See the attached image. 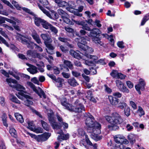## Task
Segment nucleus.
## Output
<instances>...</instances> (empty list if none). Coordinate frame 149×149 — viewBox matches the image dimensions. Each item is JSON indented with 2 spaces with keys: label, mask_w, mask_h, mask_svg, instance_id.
<instances>
[{
  "label": "nucleus",
  "mask_w": 149,
  "mask_h": 149,
  "mask_svg": "<svg viewBox=\"0 0 149 149\" xmlns=\"http://www.w3.org/2000/svg\"><path fill=\"white\" fill-rule=\"evenodd\" d=\"M87 117L85 121L86 125L88 127V131L91 133L100 134L101 133V125L97 122H94L93 117L89 113L85 115Z\"/></svg>",
  "instance_id": "nucleus-1"
},
{
  "label": "nucleus",
  "mask_w": 149,
  "mask_h": 149,
  "mask_svg": "<svg viewBox=\"0 0 149 149\" xmlns=\"http://www.w3.org/2000/svg\"><path fill=\"white\" fill-rule=\"evenodd\" d=\"M105 118L110 124L107 126L109 130H115L119 128L118 125L120 124L123 122V119L120 115L117 113L114 112L111 115V116H106Z\"/></svg>",
  "instance_id": "nucleus-2"
},
{
  "label": "nucleus",
  "mask_w": 149,
  "mask_h": 149,
  "mask_svg": "<svg viewBox=\"0 0 149 149\" xmlns=\"http://www.w3.org/2000/svg\"><path fill=\"white\" fill-rule=\"evenodd\" d=\"M26 84L27 85L32 88L33 91L38 95L40 98H42V96L43 101L44 102L47 103L49 101V98L46 97L45 92L41 88L38 87V89H36L35 85L30 81L27 82Z\"/></svg>",
  "instance_id": "nucleus-3"
},
{
  "label": "nucleus",
  "mask_w": 149,
  "mask_h": 149,
  "mask_svg": "<svg viewBox=\"0 0 149 149\" xmlns=\"http://www.w3.org/2000/svg\"><path fill=\"white\" fill-rule=\"evenodd\" d=\"M100 33V32L99 29L94 28L92 30L91 29L90 34L91 36L92 37V40L93 42L98 46H102L104 45L103 43L100 41L99 38L96 37Z\"/></svg>",
  "instance_id": "nucleus-4"
},
{
  "label": "nucleus",
  "mask_w": 149,
  "mask_h": 149,
  "mask_svg": "<svg viewBox=\"0 0 149 149\" xmlns=\"http://www.w3.org/2000/svg\"><path fill=\"white\" fill-rule=\"evenodd\" d=\"M16 95L19 98L24 100V102H23V103L25 105L28 107H29L30 105L33 104V102L31 100H29V99H32L30 96L24 94L22 92H19L18 95Z\"/></svg>",
  "instance_id": "nucleus-5"
},
{
  "label": "nucleus",
  "mask_w": 149,
  "mask_h": 149,
  "mask_svg": "<svg viewBox=\"0 0 149 149\" xmlns=\"http://www.w3.org/2000/svg\"><path fill=\"white\" fill-rule=\"evenodd\" d=\"M90 40L87 36L85 37H81L79 38H76L75 39V41L77 43V46L81 49L84 46L86 47H87L86 44H87V41H89Z\"/></svg>",
  "instance_id": "nucleus-6"
},
{
  "label": "nucleus",
  "mask_w": 149,
  "mask_h": 149,
  "mask_svg": "<svg viewBox=\"0 0 149 149\" xmlns=\"http://www.w3.org/2000/svg\"><path fill=\"white\" fill-rule=\"evenodd\" d=\"M17 38L19 41L23 44L26 45L27 47L30 49H33L34 46L36 45V43L30 40H27L25 37L20 35L17 36Z\"/></svg>",
  "instance_id": "nucleus-7"
},
{
  "label": "nucleus",
  "mask_w": 149,
  "mask_h": 149,
  "mask_svg": "<svg viewBox=\"0 0 149 149\" xmlns=\"http://www.w3.org/2000/svg\"><path fill=\"white\" fill-rule=\"evenodd\" d=\"M30 135L32 138L35 139L38 142H41L47 140L50 136L51 134L49 133H46L36 136L35 134H30Z\"/></svg>",
  "instance_id": "nucleus-8"
},
{
  "label": "nucleus",
  "mask_w": 149,
  "mask_h": 149,
  "mask_svg": "<svg viewBox=\"0 0 149 149\" xmlns=\"http://www.w3.org/2000/svg\"><path fill=\"white\" fill-rule=\"evenodd\" d=\"M47 115L48 120L53 128L54 129L56 130L61 128V126L59 125L56 122L55 120L53 117V113H48Z\"/></svg>",
  "instance_id": "nucleus-9"
},
{
  "label": "nucleus",
  "mask_w": 149,
  "mask_h": 149,
  "mask_svg": "<svg viewBox=\"0 0 149 149\" xmlns=\"http://www.w3.org/2000/svg\"><path fill=\"white\" fill-rule=\"evenodd\" d=\"M116 86L119 90L123 93H128L129 92L127 88L124 86L123 83L120 80H116Z\"/></svg>",
  "instance_id": "nucleus-10"
},
{
  "label": "nucleus",
  "mask_w": 149,
  "mask_h": 149,
  "mask_svg": "<svg viewBox=\"0 0 149 149\" xmlns=\"http://www.w3.org/2000/svg\"><path fill=\"white\" fill-rule=\"evenodd\" d=\"M79 104V106L76 107L72 106L71 105L69 111L74 112L75 113L81 112L83 110L85 111V108L83 105L82 104Z\"/></svg>",
  "instance_id": "nucleus-11"
},
{
  "label": "nucleus",
  "mask_w": 149,
  "mask_h": 149,
  "mask_svg": "<svg viewBox=\"0 0 149 149\" xmlns=\"http://www.w3.org/2000/svg\"><path fill=\"white\" fill-rule=\"evenodd\" d=\"M26 54L27 56L29 57L38 58L40 59H42V56H41V55L40 54L37 53L35 50H28Z\"/></svg>",
  "instance_id": "nucleus-12"
},
{
  "label": "nucleus",
  "mask_w": 149,
  "mask_h": 149,
  "mask_svg": "<svg viewBox=\"0 0 149 149\" xmlns=\"http://www.w3.org/2000/svg\"><path fill=\"white\" fill-rule=\"evenodd\" d=\"M145 85V83L144 80L141 79L139 80V83L135 86L136 89L139 94H141L140 90H143Z\"/></svg>",
  "instance_id": "nucleus-13"
},
{
  "label": "nucleus",
  "mask_w": 149,
  "mask_h": 149,
  "mask_svg": "<svg viewBox=\"0 0 149 149\" xmlns=\"http://www.w3.org/2000/svg\"><path fill=\"white\" fill-rule=\"evenodd\" d=\"M50 43H47V42H44V44L48 49H46V52L49 54H53V51L55 47Z\"/></svg>",
  "instance_id": "nucleus-14"
},
{
  "label": "nucleus",
  "mask_w": 149,
  "mask_h": 149,
  "mask_svg": "<svg viewBox=\"0 0 149 149\" xmlns=\"http://www.w3.org/2000/svg\"><path fill=\"white\" fill-rule=\"evenodd\" d=\"M70 53L72 56L74 58L78 59L82 58L81 56V53L79 51H75L73 49H71L70 51Z\"/></svg>",
  "instance_id": "nucleus-15"
},
{
  "label": "nucleus",
  "mask_w": 149,
  "mask_h": 149,
  "mask_svg": "<svg viewBox=\"0 0 149 149\" xmlns=\"http://www.w3.org/2000/svg\"><path fill=\"white\" fill-rule=\"evenodd\" d=\"M26 65L30 67L27 69V70L31 73L34 74L38 72L36 67L28 63H26Z\"/></svg>",
  "instance_id": "nucleus-16"
},
{
  "label": "nucleus",
  "mask_w": 149,
  "mask_h": 149,
  "mask_svg": "<svg viewBox=\"0 0 149 149\" xmlns=\"http://www.w3.org/2000/svg\"><path fill=\"white\" fill-rule=\"evenodd\" d=\"M109 99L110 103L113 106L117 105L119 102V100L117 98L114 97L112 96H109Z\"/></svg>",
  "instance_id": "nucleus-17"
},
{
  "label": "nucleus",
  "mask_w": 149,
  "mask_h": 149,
  "mask_svg": "<svg viewBox=\"0 0 149 149\" xmlns=\"http://www.w3.org/2000/svg\"><path fill=\"white\" fill-rule=\"evenodd\" d=\"M40 37L44 40V42H47V43H51L52 42V40L48 34L42 33L40 35Z\"/></svg>",
  "instance_id": "nucleus-18"
},
{
  "label": "nucleus",
  "mask_w": 149,
  "mask_h": 149,
  "mask_svg": "<svg viewBox=\"0 0 149 149\" xmlns=\"http://www.w3.org/2000/svg\"><path fill=\"white\" fill-rule=\"evenodd\" d=\"M55 3L57 4V6L60 7H64L68 5V3L67 2L63 0H54Z\"/></svg>",
  "instance_id": "nucleus-19"
},
{
  "label": "nucleus",
  "mask_w": 149,
  "mask_h": 149,
  "mask_svg": "<svg viewBox=\"0 0 149 149\" xmlns=\"http://www.w3.org/2000/svg\"><path fill=\"white\" fill-rule=\"evenodd\" d=\"M37 5L39 8L44 14L50 19H53L49 11L45 9L40 3H38Z\"/></svg>",
  "instance_id": "nucleus-20"
},
{
  "label": "nucleus",
  "mask_w": 149,
  "mask_h": 149,
  "mask_svg": "<svg viewBox=\"0 0 149 149\" xmlns=\"http://www.w3.org/2000/svg\"><path fill=\"white\" fill-rule=\"evenodd\" d=\"M61 102L62 105L65 107V109L69 111L71 105L67 103V99L66 98L61 99Z\"/></svg>",
  "instance_id": "nucleus-21"
},
{
  "label": "nucleus",
  "mask_w": 149,
  "mask_h": 149,
  "mask_svg": "<svg viewBox=\"0 0 149 149\" xmlns=\"http://www.w3.org/2000/svg\"><path fill=\"white\" fill-rule=\"evenodd\" d=\"M125 137L122 135H117L114 137V140L116 142L118 143H121L123 139H124Z\"/></svg>",
  "instance_id": "nucleus-22"
},
{
  "label": "nucleus",
  "mask_w": 149,
  "mask_h": 149,
  "mask_svg": "<svg viewBox=\"0 0 149 149\" xmlns=\"http://www.w3.org/2000/svg\"><path fill=\"white\" fill-rule=\"evenodd\" d=\"M68 82L70 86L73 87L79 85L78 83L74 78L68 79Z\"/></svg>",
  "instance_id": "nucleus-23"
},
{
  "label": "nucleus",
  "mask_w": 149,
  "mask_h": 149,
  "mask_svg": "<svg viewBox=\"0 0 149 149\" xmlns=\"http://www.w3.org/2000/svg\"><path fill=\"white\" fill-rule=\"evenodd\" d=\"M6 81L8 83L9 86L12 88L14 87V84L17 83V81L11 78H7L6 79Z\"/></svg>",
  "instance_id": "nucleus-24"
},
{
  "label": "nucleus",
  "mask_w": 149,
  "mask_h": 149,
  "mask_svg": "<svg viewBox=\"0 0 149 149\" xmlns=\"http://www.w3.org/2000/svg\"><path fill=\"white\" fill-rule=\"evenodd\" d=\"M31 36L37 43H42L39 35L37 33H33L32 34Z\"/></svg>",
  "instance_id": "nucleus-25"
},
{
  "label": "nucleus",
  "mask_w": 149,
  "mask_h": 149,
  "mask_svg": "<svg viewBox=\"0 0 149 149\" xmlns=\"http://www.w3.org/2000/svg\"><path fill=\"white\" fill-rule=\"evenodd\" d=\"M15 87L13 88H16L17 90H20L24 93H26V91H24L25 90V88L23 86L20 84H14Z\"/></svg>",
  "instance_id": "nucleus-26"
},
{
  "label": "nucleus",
  "mask_w": 149,
  "mask_h": 149,
  "mask_svg": "<svg viewBox=\"0 0 149 149\" xmlns=\"http://www.w3.org/2000/svg\"><path fill=\"white\" fill-rule=\"evenodd\" d=\"M69 135L68 134H62L58 136L57 139L58 140L61 141L63 140H66L69 138Z\"/></svg>",
  "instance_id": "nucleus-27"
},
{
  "label": "nucleus",
  "mask_w": 149,
  "mask_h": 149,
  "mask_svg": "<svg viewBox=\"0 0 149 149\" xmlns=\"http://www.w3.org/2000/svg\"><path fill=\"white\" fill-rule=\"evenodd\" d=\"M64 79L60 78L58 77L56 80L55 81H56L55 84L58 87H61L62 86V82L63 81Z\"/></svg>",
  "instance_id": "nucleus-28"
},
{
  "label": "nucleus",
  "mask_w": 149,
  "mask_h": 149,
  "mask_svg": "<svg viewBox=\"0 0 149 149\" xmlns=\"http://www.w3.org/2000/svg\"><path fill=\"white\" fill-rule=\"evenodd\" d=\"M15 116L17 120L19 122L22 123L24 122V120L21 115L18 113H15Z\"/></svg>",
  "instance_id": "nucleus-29"
},
{
  "label": "nucleus",
  "mask_w": 149,
  "mask_h": 149,
  "mask_svg": "<svg viewBox=\"0 0 149 149\" xmlns=\"http://www.w3.org/2000/svg\"><path fill=\"white\" fill-rule=\"evenodd\" d=\"M63 63L70 69L72 70L73 68V64L71 61L64 60L63 61Z\"/></svg>",
  "instance_id": "nucleus-30"
},
{
  "label": "nucleus",
  "mask_w": 149,
  "mask_h": 149,
  "mask_svg": "<svg viewBox=\"0 0 149 149\" xmlns=\"http://www.w3.org/2000/svg\"><path fill=\"white\" fill-rule=\"evenodd\" d=\"M87 47H86L84 46L81 49V50L85 51L86 52H88L89 53H91L93 52V49L92 47H89L87 45Z\"/></svg>",
  "instance_id": "nucleus-31"
},
{
  "label": "nucleus",
  "mask_w": 149,
  "mask_h": 149,
  "mask_svg": "<svg viewBox=\"0 0 149 149\" xmlns=\"http://www.w3.org/2000/svg\"><path fill=\"white\" fill-rule=\"evenodd\" d=\"M41 25L44 28L47 29H49L52 25L50 24L44 19Z\"/></svg>",
  "instance_id": "nucleus-32"
},
{
  "label": "nucleus",
  "mask_w": 149,
  "mask_h": 149,
  "mask_svg": "<svg viewBox=\"0 0 149 149\" xmlns=\"http://www.w3.org/2000/svg\"><path fill=\"white\" fill-rule=\"evenodd\" d=\"M40 122L43 128L46 130L49 131L50 129V126L47 123L43 120H41Z\"/></svg>",
  "instance_id": "nucleus-33"
},
{
  "label": "nucleus",
  "mask_w": 149,
  "mask_h": 149,
  "mask_svg": "<svg viewBox=\"0 0 149 149\" xmlns=\"http://www.w3.org/2000/svg\"><path fill=\"white\" fill-rule=\"evenodd\" d=\"M68 16H65L62 18L63 21L67 24L73 25L74 23L68 17Z\"/></svg>",
  "instance_id": "nucleus-34"
},
{
  "label": "nucleus",
  "mask_w": 149,
  "mask_h": 149,
  "mask_svg": "<svg viewBox=\"0 0 149 149\" xmlns=\"http://www.w3.org/2000/svg\"><path fill=\"white\" fill-rule=\"evenodd\" d=\"M128 138L130 142L132 144L135 142V136L132 134H130L128 136Z\"/></svg>",
  "instance_id": "nucleus-35"
},
{
  "label": "nucleus",
  "mask_w": 149,
  "mask_h": 149,
  "mask_svg": "<svg viewBox=\"0 0 149 149\" xmlns=\"http://www.w3.org/2000/svg\"><path fill=\"white\" fill-rule=\"evenodd\" d=\"M43 20V19H41L39 18L35 17L34 19L35 23L36 26H40V23L42 24Z\"/></svg>",
  "instance_id": "nucleus-36"
},
{
  "label": "nucleus",
  "mask_w": 149,
  "mask_h": 149,
  "mask_svg": "<svg viewBox=\"0 0 149 149\" xmlns=\"http://www.w3.org/2000/svg\"><path fill=\"white\" fill-rule=\"evenodd\" d=\"M137 113L138 114L140 117L145 114V112L143 108L140 106L138 107V109L137 111Z\"/></svg>",
  "instance_id": "nucleus-37"
},
{
  "label": "nucleus",
  "mask_w": 149,
  "mask_h": 149,
  "mask_svg": "<svg viewBox=\"0 0 149 149\" xmlns=\"http://www.w3.org/2000/svg\"><path fill=\"white\" fill-rule=\"evenodd\" d=\"M117 105L118 107L122 109H124L128 106L127 104L123 102H120L118 103Z\"/></svg>",
  "instance_id": "nucleus-38"
},
{
  "label": "nucleus",
  "mask_w": 149,
  "mask_h": 149,
  "mask_svg": "<svg viewBox=\"0 0 149 149\" xmlns=\"http://www.w3.org/2000/svg\"><path fill=\"white\" fill-rule=\"evenodd\" d=\"M9 132L11 135L16 138L17 137V132L16 130L14 128H11L9 130Z\"/></svg>",
  "instance_id": "nucleus-39"
},
{
  "label": "nucleus",
  "mask_w": 149,
  "mask_h": 149,
  "mask_svg": "<svg viewBox=\"0 0 149 149\" xmlns=\"http://www.w3.org/2000/svg\"><path fill=\"white\" fill-rule=\"evenodd\" d=\"M58 13L61 16L62 18L65 16H68L67 14L62 9H58L57 10Z\"/></svg>",
  "instance_id": "nucleus-40"
},
{
  "label": "nucleus",
  "mask_w": 149,
  "mask_h": 149,
  "mask_svg": "<svg viewBox=\"0 0 149 149\" xmlns=\"http://www.w3.org/2000/svg\"><path fill=\"white\" fill-rule=\"evenodd\" d=\"M149 19V15L147 14L146 15L143 17L142 20L141 25L143 26L144 25L146 22Z\"/></svg>",
  "instance_id": "nucleus-41"
},
{
  "label": "nucleus",
  "mask_w": 149,
  "mask_h": 149,
  "mask_svg": "<svg viewBox=\"0 0 149 149\" xmlns=\"http://www.w3.org/2000/svg\"><path fill=\"white\" fill-rule=\"evenodd\" d=\"M124 112L125 115L127 117L129 116L130 114V109L127 106L124 109Z\"/></svg>",
  "instance_id": "nucleus-42"
},
{
  "label": "nucleus",
  "mask_w": 149,
  "mask_h": 149,
  "mask_svg": "<svg viewBox=\"0 0 149 149\" xmlns=\"http://www.w3.org/2000/svg\"><path fill=\"white\" fill-rule=\"evenodd\" d=\"M86 31L83 29H81L79 32V33H77L76 35L77 36L79 37H81V36H84L86 34Z\"/></svg>",
  "instance_id": "nucleus-43"
},
{
  "label": "nucleus",
  "mask_w": 149,
  "mask_h": 149,
  "mask_svg": "<svg viewBox=\"0 0 149 149\" xmlns=\"http://www.w3.org/2000/svg\"><path fill=\"white\" fill-rule=\"evenodd\" d=\"M85 55L87 58L92 59L94 60H96L98 59V57L97 56L91 55L86 53H85Z\"/></svg>",
  "instance_id": "nucleus-44"
},
{
  "label": "nucleus",
  "mask_w": 149,
  "mask_h": 149,
  "mask_svg": "<svg viewBox=\"0 0 149 149\" xmlns=\"http://www.w3.org/2000/svg\"><path fill=\"white\" fill-rule=\"evenodd\" d=\"M119 73L118 71L116 70H113L111 72L110 74V75L113 78H115L116 77L117 78Z\"/></svg>",
  "instance_id": "nucleus-45"
},
{
  "label": "nucleus",
  "mask_w": 149,
  "mask_h": 149,
  "mask_svg": "<svg viewBox=\"0 0 149 149\" xmlns=\"http://www.w3.org/2000/svg\"><path fill=\"white\" fill-rule=\"evenodd\" d=\"M84 23L85 22H84L83 25H82V29L85 30H86L88 31H91V29L89 26H88V25L87 24H85Z\"/></svg>",
  "instance_id": "nucleus-46"
},
{
  "label": "nucleus",
  "mask_w": 149,
  "mask_h": 149,
  "mask_svg": "<svg viewBox=\"0 0 149 149\" xmlns=\"http://www.w3.org/2000/svg\"><path fill=\"white\" fill-rule=\"evenodd\" d=\"M8 73L10 74L13 76L15 79L18 80H19L20 79L19 75H20L21 76V74L19 75V74H15L13 71H9ZM21 74H22V73H21Z\"/></svg>",
  "instance_id": "nucleus-47"
},
{
  "label": "nucleus",
  "mask_w": 149,
  "mask_h": 149,
  "mask_svg": "<svg viewBox=\"0 0 149 149\" xmlns=\"http://www.w3.org/2000/svg\"><path fill=\"white\" fill-rule=\"evenodd\" d=\"M11 98L10 99V100L12 101L17 104L20 103V101L18 100L16 97L12 95H11Z\"/></svg>",
  "instance_id": "nucleus-48"
},
{
  "label": "nucleus",
  "mask_w": 149,
  "mask_h": 149,
  "mask_svg": "<svg viewBox=\"0 0 149 149\" xmlns=\"http://www.w3.org/2000/svg\"><path fill=\"white\" fill-rule=\"evenodd\" d=\"M28 127L29 129L31 130H33L34 128V125L33 123V121H29L28 122Z\"/></svg>",
  "instance_id": "nucleus-49"
},
{
  "label": "nucleus",
  "mask_w": 149,
  "mask_h": 149,
  "mask_svg": "<svg viewBox=\"0 0 149 149\" xmlns=\"http://www.w3.org/2000/svg\"><path fill=\"white\" fill-rule=\"evenodd\" d=\"M5 44L7 47H9V45L6 40L0 35V43L1 42Z\"/></svg>",
  "instance_id": "nucleus-50"
},
{
  "label": "nucleus",
  "mask_w": 149,
  "mask_h": 149,
  "mask_svg": "<svg viewBox=\"0 0 149 149\" xmlns=\"http://www.w3.org/2000/svg\"><path fill=\"white\" fill-rule=\"evenodd\" d=\"M95 134V135L93 136V137H92V138H93L96 141H97L100 140L102 139V136H99L97 135L98 134Z\"/></svg>",
  "instance_id": "nucleus-51"
},
{
  "label": "nucleus",
  "mask_w": 149,
  "mask_h": 149,
  "mask_svg": "<svg viewBox=\"0 0 149 149\" xmlns=\"http://www.w3.org/2000/svg\"><path fill=\"white\" fill-rule=\"evenodd\" d=\"M49 29L51 31L53 32L55 34H56L58 32V30L56 28L52 25Z\"/></svg>",
  "instance_id": "nucleus-52"
},
{
  "label": "nucleus",
  "mask_w": 149,
  "mask_h": 149,
  "mask_svg": "<svg viewBox=\"0 0 149 149\" xmlns=\"http://www.w3.org/2000/svg\"><path fill=\"white\" fill-rule=\"evenodd\" d=\"M72 73L73 76L76 77H78L81 75L80 73L74 70L72 71Z\"/></svg>",
  "instance_id": "nucleus-53"
},
{
  "label": "nucleus",
  "mask_w": 149,
  "mask_h": 149,
  "mask_svg": "<svg viewBox=\"0 0 149 149\" xmlns=\"http://www.w3.org/2000/svg\"><path fill=\"white\" fill-rule=\"evenodd\" d=\"M12 4L18 10H20L21 7L18 4L17 2L13 0L12 2Z\"/></svg>",
  "instance_id": "nucleus-54"
},
{
  "label": "nucleus",
  "mask_w": 149,
  "mask_h": 149,
  "mask_svg": "<svg viewBox=\"0 0 149 149\" xmlns=\"http://www.w3.org/2000/svg\"><path fill=\"white\" fill-rule=\"evenodd\" d=\"M78 132L79 135V136H82L85 135L84 131L82 129H79Z\"/></svg>",
  "instance_id": "nucleus-55"
},
{
  "label": "nucleus",
  "mask_w": 149,
  "mask_h": 149,
  "mask_svg": "<svg viewBox=\"0 0 149 149\" xmlns=\"http://www.w3.org/2000/svg\"><path fill=\"white\" fill-rule=\"evenodd\" d=\"M113 95L115 97L120 98L122 96V94L119 92H114L113 93Z\"/></svg>",
  "instance_id": "nucleus-56"
},
{
  "label": "nucleus",
  "mask_w": 149,
  "mask_h": 149,
  "mask_svg": "<svg viewBox=\"0 0 149 149\" xmlns=\"http://www.w3.org/2000/svg\"><path fill=\"white\" fill-rule=\"evenodd\" d=\"M64 29L65 31L69 33H72L74 32V30L69 26L65 27Z\"/></svg>",
  "instance_id": "nucleus-57"
},
{
  "label": "nucleus",
  "mask_w": 149,
  "mask_h": 149,
  "mask_svg": "<svg viewBox=\"0 0 149 149\" xmlns=\"http://www.w3.org/2000/svg\"><path fill=\"white\" fill-rule=\"evenodd\" d=\"M0 34L4 37L5 38H8V35L6 34L4 31H3V29L1 28H0Z\"/></svg>",
  "instance_id": "nucleus-58"
},
{
  "label": "nucleus",
  "mask_w": 149,
  "mask_h": 149,
  "mask_svg": "<svg viewBox=\"0 0 149 149\" xmlns=\"http://www.w3.org/2000/svg\"><path fill=\"white\" fill-rule=\"evenodd\" d=\"M0 104L2 106H4L5 105V98L4 97H0Z\"/></svg>",
  "instance_id": "nucleus-59"
},
{
  "label": "nucleus",
  "mask_w": 149,
  "mask_h": 149,
  "mask_svg": "<svg viewBox=\"0 0 149 149\" xmlns=\"http://www.w3.org/2000/svg\"><path fill=\"white\" fill-rule=\"evenodd\" d=\"M31 81L35 84H36L38 85L39 84V81L38 80L37 78L36 77H34L33 78H32L31 79Z\"/></svg>",
  "instance_id": "nucleus-60"
},
{
  "label": "nucleus",
  "mask_w": 149,
  "mask_h": 149,
  "mask_svg": "<svg viewBox=\"0 0 149 149\" xmlns=\"http://www.w3.org/2000/svg\"><path fill=\"white\" fill-rule=\"evenodd\" d=\"M130 104L132 106L133 109L135 110L136 109L137 107L136 104L134 102L132 101H130Z\"/></svg>",
  "instance_id": "nucleus-61"
},
{
  "label": "nucleus",
  "mask_w": 149,
  "mask_h": 149,
  "mask_svg": "<svg viewBox=\"0 0 149 149\" xmlns=\"http://www.w3.org/2000/svg\"><path fill=\"white\" fill-rule=\"evenodd\" d=\"M86 140L88 144L91 146H93V144L88 138L87 135H85Z\"/></svg>",
  "instance_id": "nucleus-62"
},
{
  "label": "nucleus",
  "mask_w": 149,
  "mask_h": 149,
  "mask_svg": "<svg viewBox=\"0 0 149 149\" xmlns=\"http://www.w3.org/2000/svg\"><path fill=\"white\" fill-rule=\"evenodd\" d=\"M124 43L123 41H119L117 43L118 46L120 48L123 49L124 48L125 46L123 45Z\"/></svg>",
  "instance_id": "nucleus-63"
},
{
  "label": "nucleus",
  "mask_w": 149,
  "mask_h": 149,
  "mask_svg": "<svg viewBox=\"0 0 149 149\" xmlns=\"http://www.w3.org/2000/svg\"><path fill=\"white\" fill-rule=\"evenodd\" d=\"M127 85L130 88H132L134 86L133 84L130 81H128L126 82Z\"/></svg>",
  "instance_id": "nucleus-64"
}]
</instances>
